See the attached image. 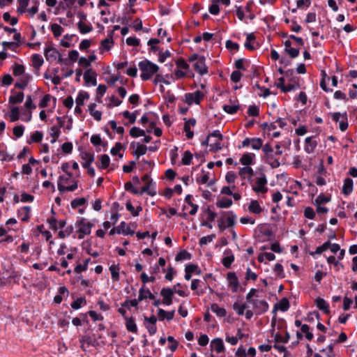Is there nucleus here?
<instances>
[{
	"label": "nucleus",
	"mask_w": 357,
	"mask_h": 357,
	"mask_svg": "<svg viewBox=\"0 0 357 357\" xmlns=\"http://www.w3.org/2000/svg\"><path fill=\"white\" fill-rule=\"evenodd\" d=\"M148 148L146 145L140 144L139 143H137L136 149L133 152V154L135 155H137V157H139L141 155H143L146 153Z\"/></svg>",
	"instance_id": "nucleus-32"
},
{
	"label": "nucleus",
	"mask_w": 357,
	"mask_h": 357,
	"mask_svg": "<svg viewBox=\"0 0 357 357\" xmlns=\"http://www.w3.org/2000/svg\"><path fill=\"white\" fill-rule=\"evenodd\" d=\"M13 75L20 76L24 73V66L21 64L15 63L13 68Z\"/></svg>",
	"instance_id": "nucleus-46"
},
{
	"label": "nucleus",
	"mask_w": 357,
	"mask_h": 357,
	"mask_svg": "<svg viewBox=\"0 0 357 357\" xmlns=\"http://www.w3.org/2000/svg\"><path fill=\"white\" fill-rule=\"evenodd\" d=\"M227 280L229 286L231 287L232 292H236L239 287L238 278L234 272H229L227 274Z\"/></svg>",
	"instance_id": "nucleus-7"
},
{
	"label": "nucleus",
	"mask_w": 357,
	"mask_h": 357,
	"mask_svg": "<svg viewBox=\"0 0 357 357\" xmlns=\"http://www.w3.org/2000/svg\"><path fill=\"white\" fill-rule=\"evenodd\" d=\"M86 202V199H85L84 197H82V198L73 199L71 202L70 205L73 208H76L78 206H83L84 204H85Z\"/></svg>",
	"instance_id": "nucleus-48"
},
{
	"label": "nucleus",
	"mask_w": 357,
	"mask_h": 357,
	"mask_svg": "<svg viewBox=\"0 0 357 357\" xmlns=\"http://www.w3.org/2000/svg\"><path fill=\"white\" fill-rule=\"evenodd\" d=\"M149 298L151 300H154L155 296L151 292L149 289L146 288L145 285H143L139 290V300H142V301L144 299Z\"/></svg>",
	"instance_id": "nucleus-14"
},
{
	"label": "nucleus",
	"mask_w": 357,
	"mask_h": 357,
	"mask_svg": "<svg viewBox=\"0 0 357 357\" xmlns=\"http://www.w3.org/2000/svg\"><path fill=\"white\" fill-rule=\"evenodd\" d=\"M299 88V84L298 83L295 84H288L287 85H285L284 86H282V92L287 93L289 91H294L296 89Z\"/></svg>",
	"instance_id": "nucleus-64"
},
{
	"label": "nucleus",
	"mask_w": 357,
	"mask_h": 357,
	"mask_svg": "<svg viewBox=\"0 0 357 357\" xmlns=\"http://www.w3.org/2000/svg\"><path fill=\"white\" fill-rule=\"evenodd\" d=\"M24 126L22 125L17 126L13 128V135L17 138L21 137L24 134Z\"/></svg>",
	"instance_id": "nucleus-53"
},
{
	"label": "nucleus",
	"mask_w": 357,
	"mask_h": 357,
	"mask_svg": "<svg viewBox=\"0 0 357 357\" xmlns=\"http://www.w3.org/2000/svg\"><path fill=\"white\" fill-rule=\"evenodd\" d=\"M117 234H123L124 235H128L129 227L125 222H121L120 225L116 227Z\"/></svg>",
	"instance_id": "nucleus-42"
},
{
	"label": "nucleus",
	"mask_w": 357,
	"mask_h": 357,
	"mask_svg": "<svg viewBox=\"0 0 357 357\" xmlns=\"http://www.w3.org/2000/svg\"><path fill=\"white\" fill-rule=\"evenodd\" d=\"M24 96L22 92H18L16 95L10 96L9 102L12 104L21 103L24 100Z\"/></svg>",
	"instance_id": "nucleus-34"
},
{
	"label": "nucleus",
	"mask_w": 357,
	"mask_h": 357,
	"mask_svg": "<svg viewBox=\"0 0 357 357\" xmlns=\"http://www.w3.org/2000/svg\"><path fill=\"white\" fill-rule=\"evenodd\" d=\"M250 303L255 309L257 314H263L268 310V304L264 300L255 299L252 301Z\"/></svg>",
	"instance_id": "nucleus-5"
},
{
	"label": "nucleus",
	"mask_w": 357,
	"mask_h": 357,
	"mask_svg": "<svg viewBox=\"0 0 357 357\" xmlns=\"http://www.w3.org/2000/svg\"><path fill=\"white\" fill-rule=\"evenodd\" d=\"M248 211L254 214H260L262 212V208L257 200H251L249 206Z\"/></svg>",
	"instance_id": "nucleus-20"
},
{
	"label": "nucleus",
	"mask_w": 357,
	"mask_h": 357,
	"mask_svg": "<svg viewBox=\"0 0 357 357\" xmlns=\"http://www.w3.org/2000/svg\"><path fill=\"white\" fill-rule=\"evenodd\" d=\"M232 204L233 202L231 199L222 197L216 202V206L220 208H228L232 205Z\"/></svg>",
	"instance_id": "nucleus-24"
},
{
	"label": "nucleus",
	"mask_w": 357,
	"mask_h": 357,
	"mask_svg": "<svg viewBox=\"0 0 357 357\" xmlns=\"http://www.w3.org/2000/svg\"><path fill=\"white\" fill-rule=\"evenodd\" d=\"M75 225L78 227L77 232L79 233V239H82L86 235L90 234L91 228L93 226L91 222L87 221V220L84 218H82L79 221H77Z\"/></svg>",
	"instance_id": "nucleus-2"
},
{
	"label": "nucleus",
	"mask_w": 357,
	"mask_h": 357,
	"mask_svg": "<svg viewBox=\"0 0 357 357\" xmlns=\"http://www.w3.org/2000/svg\"><path fill=\"white\" fill-rule=\"evenodd\" d=\"M73 231V227L72 225L70 227H67L65 230L60 231L59 232V237L61 238H64L65 237L70 236Z\"/></svg>",
	"instance_id": "nucleus-59"
},
{
	"label": "nucleus",
	"mask_w": 357,
	"mask_h": 357,
	"mask_svg": "<svg viewBox=\"0 0 357 357\" xmlns=\"http://www.w3.org/2000/svg\"><path fill=\"white\" fill-rule=\"evenodd\" d=\"M51 31L55 37H59L62 34L63 29L59 24L54 23L51 25Z\"/></svg>",
	"instance_id": "nucleus-45"
},
{
	"label": "nucleus",
	"mask_w": 357,
	"mask_h": 357,
	"mask_svg": "<svg viewBox=\"0 0 357 357\" xmlns=\"http://www.w3.org/2000/svg\"><path fill=\"white\" fill-rule=\"evenodd\" d=\"M205 56H201L200 59L193 64L194 70L200 75H204L208 73V68L205 63Z\"/></svg>",
	"instance_id": "nucleus-6"
},
{
	"label": "nucleus",
	"mask_w": 357,
	"mask_h": 357,
	"mask_svg": "<svg viewBox=\"0 0 357 357\" xmlns=\"http://www.w3.org/2000/svg\"><path fill=\"white\" fill-rule=\"evenodd\" d=\"M277 305H278L280 310L286 312L289 308V302L287 298H282L280 302L275 305V308H276Z\"/></svg>",
	"instance_id": "nucleus-33"
},
{
	"label": "nucleus",
	"mask_w": 357,
	"mask_h": 357,
	"mask_svg": "<svg viewBox=\"0 0 357 357\" xmlns=\"http://www.w3.org/2000/svg\"><path fill=\"white\" fill-rule=\"evenodd\" d=\"M220 0H212L211 4L209 6L208 11L211 14L216 15L220 12L219 8Z\"/></svg>",
	"instance_id": "nucleus-30"
},
{
	"label": "nucleus",
	"mask_w": 357,
	"mask_h": 357,
	"mask_svg": "<svg viewBox=\"0 0 357 357\" xmlns=\"http://www.w3.org/2000/svg\"><path fill=\"white\" fill-rule=\"evenodd\" d=\"M84 79L86 84H91L93 86H96L97 84L96 73L91 68L87 69L84 73Z\"/></svg>",
	"instance_id": "nucleus-11"
},
{
	"label": "nucleus",
	"mask_w": 357,
	"mask_h": 357,
	"mask_svg": "<svg viewBox=\"0 0 357 357\" xmlns=\"http://www.w3.org/2000/svg\"><path fill=\"white\" fill-rule=\"evenodd\" d=\"M112 279L114 281L119 280V265L113 264L109 266Z\"/></svg>",
	"instance_id": "nucleus-27"
},
{
	"label": "nucleus",
	"mask_w": 357,
	"mask_h": 357,
	"mask_svg": "<svg viewBox=\"0 0 357 357\" xmlns=\"http://www.w3.org/2000/svg\"><path fill=\"white\" fill-rule=\"evenodd\" d=\"M112 37H113V31H111L108 36V38L104 39L101 42V47L102 49L108 51L112 48V44H113Z\"/></svg>",
	"instance_id": "nucleus-25"
},
{
	"label": "nucleus",
	"mask_w": 357,
	"mask_h": 357,
	"mask_svg": "<svg viewBox=\"0 0 357 357\" xmlns=\"http://www.w3.org/2000/svg\"><path fill=\"white\" fill-rule=\"evenodd\" d=\"M77 27L79 30V32L82 34H86L90 32L93 29L91 24H86L82 21H79L77 23Z\"/></svg>",
	"instance_id": "nucleus-31"
},
{
	"label": "nucleus",
	"mask_w": 357,
	"mask_h": 357,
	"mask_svg": "<svg viewBox=\"0 0 357 357\" xmlns=\"http://www.w3.org/2000/svg\"><path fill=\"white\" fill-rule=\"evenodd\" d=\"M255 157V153H247L242 155L240 159V162L243 165L248 167L254 163V158Z\"/></svg>",
	"instance_id": "nucleus-17"
},
{
	"label": "nucleus",
	"mask_w": 357,
	"mask_h": 357,
	"mask_svg": "<svg viewBox=\"0 0 357 357\" xmlns=\"http://www.w3.org/2000/svg\"><path fill=\"white\" fill-rule=\"evenodd\" d=\"M123 116L124 118L129 120V123L130 124L134 123L136 121L135 113H130L128 110H126L123 112Z\"/></svg>",
	"instance_id": "nucleus-60"
},
{
	"label": "nucleus",
	"mask_w": 357,
	"mask_h": 357,
	"mask_svg": "<svg viewBox=\"0 0 357 357\" xmlns=\"http://www.w3.org/2000/svg\"><path fill=\"white\" fill-rule=\"evenodd\" d=\"M30 78V76L22 77L19 82L15 84V86L18 89H24L27 86Z\"/></svg>",
	"instance_id": "nucleus-38"
},
{
	"label": "nucleus",
	"mask_w": 357,
	"mask_h": 357,
	"mask_svg": "<svg viewBox=\"0 0 357 357\" xmlns=\"http://www.w3.org/2000/svg\"><path fill=\"white\" fill-rule=\"evenodd\" d=\"M139 68L142 72L140 77L143 81L150 79L153 75L159 70V66L148 59H144L139 62Z\"/></svg>",
	"instance_id": "nucleus-1"
},
{
	"label": "nucleus",
	"mask_w": 357,
	"mask_h": 357,
	"mask_svg": "<svg viewBox=\"0 0 357 357\" xmlns=\"http://www.w3.org/2000/svg\"><path fill=\"white\" fill-rule=\"evenodd\" d=\"M223 110L229 114H234L237 112V111L239 109V105H225L223 106Z\"/></svg>",
	"instance_id": "nucleus-41"
},
{
	"label": "nucleus",
	"mask_w": 357,
	"mask_h": 357,
	"mask_svg": "<svg viewBox=\"0 0 357 357\" xmlns=\"http://www.w3.org/2000/svg\"><path fill=\"white\" fill-rule=\"evenodd\" d=\"M312 139L313 137H307L305 139V151L308 153L312 152L317 144L316 141H314Z\"/></svg>",
	"instance_id": "nucleus-22"
},
{
	"label": "nucleus",
	"mask_w": 357,
	"mask_h": 357,
	"mask_svg": "<svg viewBox=\"0 0 357 357\" xmlns=\"http://www.w3.org/2000/svg\"><path fill=\"white\" fill-rule=\"evenodd\" d=\"M130 135L131 137L136 138V137H139L141 136H144L145 132L144 130H142L141 128H139L138 127H132L130 130Z\"/></svg>",
	"instance_id": "nucleus-37"
},
{
	"label": "nucleus",
	"mask_w": 357,
	"mask_h": 357,
	"mask_svg": "<svg viewBox=\"0 0 357 357\" xmlns=\"http://www.w3.org/2000/svg\"><path fill=\"white\" fill-rule=\"evenodd\" d=\"M215 238V234H211V235H208V236H202L199 239V245L201 246H202L204 245H207L208 243H209L211 241H213V240Z\"/></svg>",
	"instance_id": "nucleus-51"
},
{
	"label": "nucleus",
	"mask_w": 357,
	"mask_h": 357,
	"mask_svg": "<svg viewBox=\"0 0 357 357\" xmlns=\"http://www.w3.org/2000/svg\"><path fill=\"white\" fill-rule=\"evenodd\" d=\"M211 347L218 354L222 353L225 350L223 341L219 337H216L211 341Z\"/></svg>",
	"instance_id": "nucleus-12"
},
{
	"label": "nucleus",
	"mask_w": 357,
	"mask_h": 357,
	"mask_svg": "<svg viewBox=\"0 0 357 357\" xmlns=\"http://www.w3.org/2000/svg\"><path fill=\"white\" fill-rule=\"evenodd\" d=\"M190 259L191 255L185 250L179 252L175 257V260L177 261Z\"/></svg>",
	"instance_id": "nucleus-39"
},
{
	"label": "nucleus",
	"mask_w": 357,
	"mask_h": 357,
	"mask_svg": "<svg viewBox=\"0 0 357 357\" xmlns=\"http://www.w3.org/2000/svg\"><path fill=\"white\" fill-rule=\"evenodd\" d=\"M317 307L322 310L324 313L328 314L330 312L328 303L321 298H318L315 301Z\"/></svg>",
	"instance_id": "nucleus-21"
},
{
	"label": "nucleus",
	"mask_w": 357,
	"mask_h": 357,
	"mask_svg": "<svg viewBox=\"0 0 357 357\" xmlns=\"http://www.w3.org/2000/svg\"><path fill=\"white\" fill-rule=\"evenodd\" d=\"M238 174L243 179L248 178V180H250L254 174V171L250 167H240Z\"/></svg>",
	"instance_id": "nucleus-15"
},
{
	"label": "nucleus",
	"mask_w": 357,
	"mask_h": 357,
	"mask_svg": "<svg viewBox=\"0 0 357 357\" xmlns=\"http://www.w3.org/2000/svg\"><path fill=\"white\" fill-rule=\"evenodd\" d=\"M192 159V154L189 151H185L184 152L183 156L182 158V163L184 165H189L191 163V160Z\"/></svg>",
	"instance_id": "nucleus-49"
},
{
	"label": "nucleus",
	"mask_w": 357,
	"mask_h": 357,
	"mask_svg": "<svg viewBox=\"0 0 357 357\" xmlns=\"http://www.w3.org/2000/svg\"><path fill=\"white\" fill-rule=\"evenodd\" d=\"M126 206V209L130 211L133 216H137L139 215V212L142 210L141 206L137 207L135 210L130 202H128Z\"/></svg>",
	"instance_id": "nucleus-44"
},
{
	"label": "nucleus",
	"mask_w": 357,
	"mask_h": 357,
	"mask_svg": "<svg viewBox=\"0 0 357 357\" xmlns=\"http://www.w3.org/2000/svg\"><path fill=\"white\" fill-rule=\"evenodd\" d=\"M267 179L266 175L262 174L259 177H257L255 184L252 186V190L257 193H266L268 191L266 187Z\"/></svg>",
	"instance_id": "nucleus-3"
},
{
	"label": "nucleus",
	"mask_w": 357,
	"mask_h": 357,
	"mask_svg": "<svg viewBox=\"0 0 357 357\" xmlns=\"http://www.w3.org/2000/svg\"><path fill=\"white\" fill-rule=\"evenodd\" d=\"M10 121L12 122H15L18 120L19 119V108L17 107H15L12 108L10 112Z\"/></svg>",
	"instance_id": "nucleus-62"
},
{
	"label": "nucleus",
	"mask_w": 357,
	"mask_h": 357,
	"mask_svg": "<svg viewBox=\"0 0 357 357\" xmlns=\"http://www.w3.org/2000/svg\"><path fill=\"white\" fill-rule=\"evenodd\" d=\"M174 290L170 288H162L160 295L163 297L162 303L166 305H170L172 303V297Z\"/></svg>",
	"instance_id": "nucleus-8"
},
{
	"label": "nucleus",
	"mask_w": 357,
	"mask_h": 357,
	"mask_svg": "<svg viewBox=\"0 0 357 357\" xmlns=\"http://www.w3.org/2000/svg\"><path fill=\"white\" fill-rule=\"evenodd\" d=\"M267 162L272 168H278L280 165L279 160L274 158L272 155L267 156Z\"/></svg>",
	"instance_id": "nucleus-56"
},
{
	"label": "nucleus",
	"mask_w": 357,
	"mask_h": 357,
	"mask_svg": "<svg viewBox=\"0 0 357 357\" xmlns=\"http://www.w3.org/2000/svg\"><path fill=\"white\" fill-rule=\"evenodd\" d=\"M248 114L249 116H257L259 114V107L256 105H250L248 109Z\"/></svg>",
	"instance_id": "nucleus-61"
},
{
	"label": "nucleus",
	"mask_w": 357,
	"mask_h": 357,
	"mask_svg": "<svg viewBox=\"0 0 357 357\" xmlns=\"http://www.w3.org/2000/svg\"><path fill=\"white\" fill-rule=\"evenodd\" d=\"M242 77V74L238 70H234L231 73L230 79L231 81L237 83L240 81L241 78Z\"/></svg>",
	"instance_id": "nucleus-63"
},
{
	"label": "nucleus",
	"mask_w": 357,
	"mask_h": 357,
	"mask_svg": "<svg viewBox=\"0 0 357 357\" xmlns=\"http://www.w3.org/2000/svg\"><path fill=\"white\" fill-rule=\"evenodd\" d=\"M153 185V181H150L148 183H146L145 185H144L140 192L139 195H142L143 193L146 192L150 196H154L156 194V191L155 188H152L151 185Z\"/></svg>",
	"instance_id": "nucleus-23"
},
{
	"label": "nucleus",
	"mask_w": 357,
	"mask_h": 357,
	"mask_svg": "<svg viewBox=\"0 0 357 357\" xmlns=\"http://www.w3.org/2000/svg\"><path fill=\"white\" fill-rule=\"evenodd\" d=\"M43 137V134L41 131H36L31 136V140L32 142H40L42 141Z\"/></svg>",
	"instance_id": "nucleus-55"
},
{
	"label": "nucleus",
	"mask_w": 357,
	"mask_h": 357,
	"mask_svg": "<svg viewBox=\"0 0 357 357\" xmlns=\"http://www.w3.org/2000/svg\"><path fill=\"white\" fill-rule=\"evenodd\" d=\"M185 124H184V132L186 133V137L188 139H192L194 136V132L190 130V126H195L196 124V120L194 118L192 119H184Z\"/></svg>",
	"instance_id": "nucleus-10"
},
{
	"label": "nucleus",
	"mask_w": 357,
	"mask_h": 357,
	"mask_svg": "<svg viewBox=\"0 0 357 357\" xmlns=\"http://www.w3.org/2000/svg\"><path fill=\"white\" fill-rule=\"evenodd\" d=\"M126 329L131 333H136L137 327L133 317H125Z\"/></svg>",
	"instance_id": "nucleus-19"
},
{
	"label": "nucleus",
	"mask_w": 357,
	"mask_h": 357,
	"mask_svg": "<svg viewBox=\"0 0 357 357\" xmlns=\"http://www.w3.org/2000/svg\"><path fill=\"white\" fill-rule=\"evenodd\" d=\"M255 38H256L255 36L254 35L253 33H250L248 34V36L246 37V41L244 44L245 47L249 50H255V47L252 43V42H254L255 40Z\"/></svg>",
	"instance_id": "nucleus-26"
},
{
	"label": "nucleus",
	"mask_w": 357,
	"mask_h": 357,
	"mask_svg": "<svg viewBox=\"0 0 357 357\" xmlns=\"http://www.w3.org/2000/svg\"><path fill=\"white\" fill-rule=\"evenodd\" d=\"M250 146L255 150H259L262 147V140L260 138H251Z\"/></svg>",
	"instance_id": "nucleus-47"
},
{
	"label": "nucleus",
	"mask_w": 357,
	"mask_h": 357,
	"mask_svg": "<svg viewBox=\"0 0 357 357\" xmlns=\"http://www.w3.org/2000/svg\"><path fill=\"white\" fill-rule=\"evenodd\" d=\"M246 307L247 306L245 304H241L238 302H235L233 305V309L238 315H243Z\"/></svg>",
	"instance_id": "nucleus-40"
},
{
	"label": "nucleus",
	"mask_w": 357,
	"mask_h": 357,
	"mask_svg": "<svg viewBox=\"0 0 357 357\" xmlns=\"http://www.w3.org/2000/svg\"><path fill=\"white\" fill-rule=\"evenodd\" d=\"M315 212L312 207H306L304 210V216L310 220H313L315 218Z\"/></svg>",
	"instance_id": "nucleus-52"
},
{
	"label": "nucleus",
	"mask_w": 357,
	"mask_h": 357,
	"mask_svg": "<svg viewBox=\"0 0 357 357\" xmlns=\"http://www.w3.org/2000/svg\"><path fill=\"white\" fill-rule=\"evenodd\" d=\"M348 128L347 112L342 114V120L340 121V129L341 131H345Z\"/></svg>",
	"instance_id": "nucleus-54"
},
{
	"label": "nucleus",
	"mask_w": 357,
	"mask_h": 357,
	"mask_svg": "<svg viewBox=\"0 0 357 357\" xmlns=\"http://www.w3.org/2000/svg\"><path fill=\"white\" fill-rule=\"evenodd\" d=\"M100 165L98 166L100 169H106L108 167L110 162V158L107 154H103L100 156Z\"/></svg>",
	"instance_id": "nucleus-36"
},
{
	"label": "nucleus",
	"mask_w": 357,
	"mask_h": 357,
	"mask_svg": "<svg viewBox=\"0 0 357 357\" xmlns=\"http://www.w3.org/2000/svg\"><path fill=\"white\" fill-rule=\"evenodd\" d=\"M204 94L203 92L197 90L193 93H187L185 94V102L190 105L193 103L199 105L201 100L204 98Z\"/></svg>",
	"instance_id": "nucleus-4"
},
{
	"label": "nucleus",
	"mask_w": 357,
	"mask_h": 357,
	"mask_svg": "<svg viewBox=\"0 0 357 357\" xmlns=\"http://www.w3.org/2000/svg\"><path fill=\"white\" fill-rule=\"evenodd\" d=\"M353 180L350 178H347L344 181L342 192L344 195H350L353 191Z\"/></svg>",
	"instance_id": "nucleus-16"
},
{
	"label": "nucleus",
	"mask_w": 357,
	"mask_h": 357,
	"mask_svg": "<svg viewBox=\"0 0 357 357\" xmlns=\"http://www.w3.org/2000/svg\"><path fill=\"white\" fill-rule=\"evenodd\" d=\"M89 98V95L87 92L81 91L79 92L75 102L77 105H84V100Z\"/></svg>",
	"instance_id": "nucleus-29"
},
{
	"label": "nucleus",
	"mask_w": 357,
	"mask_h": 357,
	"mask_svg": "<svg viewBox=\"0 0 357 357\" xmlns=\"http://www.w3.org/2000/svg\"><path fill=\"white\" fill-rule=\"evenodd\" d=\"M221 214L223 215H227V217H226L227 226H226V227H228V228L231 227L236 224V220L237 217H236V214L232 211H229L227 212L222 211V212H221Z\"/></svg>",
	"instance_id": "nucleus-13"
},
{
	"label": "nucleus",
	"mask_w": 357,
	"mask_h": 357,
	"mask_svg": "<svg viewBox=\"0 0 357 357\" xmlns=\"http://www.w3.org/2000/svg\"><path fill=\"white\" fill-rule=\"evenodd\" d=\"M90 259H86L84 260L83 264H78L76 266V267L75 268V271L77 273H80L81 272L84 271H86L87 269V267H88V264L90 261Z\"/></svg>",
	"instance_id": "nucleus-50"
},
{
	"label": "nucleus",
	"mask_w": 357,
	"mask_h": 357,
	"mask_svg": "<svg viewBox=\"0 0 357 357\" xmlns=\"http://www.w3.org/2000/svg\"><path fill=\"white\" fill-rule=\"evenodd\" d=\"M289 337H290L289 334L287 332L286 333L285 337H283L282 335H281L279 333H276L275 335V341L277 342L287 343L289 341Z\"/></svg>",
	"instance_id": "nucleus-57"
},
{
	"label": "nucleus",
	"mask_w": 357,
	"mask_h": 357,
	"mask_svg": "<svg viewBox=\"0 0 357 357\" xmlns=\"http://www.w3.org/2000/svg\"><path fill=\"white\" fill-rule=\"evenodd\" d=\"M33 66L36 68H39L43 64V57L38 54H35L32 56Z\"/></svg>",
	"instance_id": "nucleus-35"
},
{
	"label": "nucleus",
	"mask_w": 357,
	"mask_h": 357,
	"mask_svg": "<svg viewBox=\"0 0 357 357\" xmlns=\"http://www.w3.org/2000/svg\"><path fill=\"white\" fill-rule=\"evenodd\" d=\"M174 310H172L171 312H167L163 309L159 308L158 310V317L160 321H162L165 319H166L168 321H170L174 318Z\"/></svg>",
	"instance_id": "nucleus-18"
},
{
	"label": "nucleus",
	"mask_w": 357,
	"mask_h": 357,
	"mask_svg": "<svg viewBox=\"0 0 357 357\" xmlns=\"http://www.w3.org/2000/svg\"><path fill=\"white\" fill-rule=\"evenodd\" d=\"M31 210V207L26 206L21 208L20 212H24V215L22 217L21 220L23 222H27L30 217H29V212Z\"/></svg>",
	"instance_id": "nucleus-58"
},
{
	"label": "nucleus",
	"mask_w": 357,
	"mask_h": 357,
	"mask_svg": "<svg viewBox=\"0 0 357 357\" xmlns=\"http://www.w3.org/2000/svg\"><path fill=\"white\" fill-rule=\"evenodd\" d=\"M44 55L47 61L52 62L59 56V52L54 47H47L44 50Z\"/></svg>",
	"instance_id": "nucleus-9"
},
{
	"label": "nucleus",
	"mask_w": 357,
	"mask_h": 357,
	"mask_svg": "<svg viewBox=\"0 0 357 357\" xmlns=\"http://www.w3.org/2000/svg\"><path fill=\"white\" fill-rule=\"evenodd\" d=\"M211 311L216 314L220 317H223L226 315L227 312L225 308L220 307L218 304L214 303L211 305Z\"/></svg>",
	"instance_id": "nucleus-28"
},
{
	"label": "nucleus",
	"mask_w": 357,
	"mask_h": 357,
	"mask_svg": "<svg viewBox=\"0 0 357 357\" xmlns=\"http://www.w3.org/2000/svg\"><path fill=\"white\" fill-rule=\"evenodd\" d=\"M86 303V300L83 297L77 298L75 301H74L70 306L74 310H79L83 304Z\"/></svg>",
	"instance_id": "nucleus-43"
}]
</instances>
